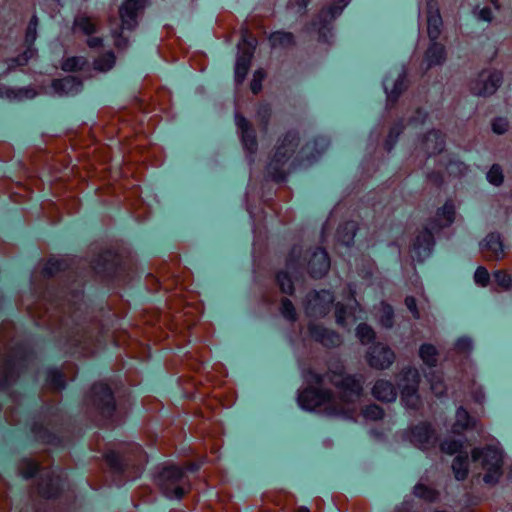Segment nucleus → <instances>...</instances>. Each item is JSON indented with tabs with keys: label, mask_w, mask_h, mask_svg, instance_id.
<instances>
[{
	"label": "nucleus",
	"mask_w": 512,
	"mask_h": 512,
	"mask_svg": "<svg viewBox=\"0 0 512 512\" xmlns=\"http://www.w3.org/2000/svg\"><path fill=\"white\" fill-rule=\"evenodd\" d=\"M277 281L279 283V286L282 290V292L286 294H292L293 293V284L289 277V275L286 272H281L277 275Z\"/></svg>",
	"instance_id": "obj_43"
},
{
	"label": "nucleus",
	"mask_w": 512,
	"mask_h": 512,
	"mask_svg": "<svg viewBox=\"0 0 512 512\" xmlns=\"http://www.w3.org/2000/svg\"><path fill=\"white\" fill-rule=\"evenodd\" d=\"M269 40L273 47H288L294 44V36L290 32L277 31L270 35Z\"/></svg>",
	"instance_id": "obj_30"
},
{
	"label": "nucleus",
	"mask_w": 512,
	"mask_h": 512,
	"mask_svg": "<svg viewBox=\"0 0 512 512\" xmlns=\"http://www.w3.org/2000/svg\"><path fill=\"white\" fill-rule=\"evenodd\" d=\"M87 44L90 48L100 47L102 45V39L99 37L89 38Z\"/></svg>",
	"instance_id": "obj_56"
},
{
	"label": "nucleus",
	"mask_w": 512,
	"mask_h": 512,
	"mask_svg": "<svg viewBox=\"0 0 512 512\" xmlns=\"http://www.w3.org/2000/svg\"><path fill=\"white\" fill-rule=\"evenodd\" d=\"M494 279L496 283L504 290L512 289V275L503 270L495 271Z\"/></svg>",
	"instance_id": "obj_37"
},
{
	"label": "nucleus",
	"mask_w": 512,
	"mask_h": 512,
	"mask_svg": "<svg viewBox=\"0 0 512 512\" xmlns=\"http://www.w3.org/2000/svg\"><path fill=\"white\" fill-rule=\"evenodd\" d=\"M242 41L247 45L240 54H238L235 64V81L240 84L244 81L251 65V59L253 57V51L256 46L254 39L247 40L243 35Z\"/></svg>",
	"instance_id": "obj_11"
},
{
	"label": "nucleus",
	"mask_w": 512,
	"mask_h": 512,
	"mask_svg": "<svg viewBox=\"0 0 512 512\" xmlns=\"http://www.w3.org/2000/svg\"><path fill=\"white\" fill-rule=\"evenodd\" d=\"M372 394L380 401L391 402L396 399L397 392L394 385L384 379L377 380L372 388Z\"/></svg>",
	"instance_id": "obj_21"
},
{
	"label": "nucleus",
	"mask_w": 512,
	"mask_h": 512,
	"mask_svg": "<svg viewBox=\"0 0 512 512\" xmlns=\"http://www.w3.org/2000/svg\"><path fill=\"white\" fill-rule=\"evenodd\" d=\"M37 37V28L28 26L26 31V41L33 43Z\"/></svg>",
	"instance_id": "obj_53"
},
{
	"label": "nucleus",
	"mask_w": 512,
	"mask_h": 512,
	"mask_svg": "<svg viewBox=\"0 0 512 512\" xmlns=\"http://www.w3.org/2000/svg\"><path fill=\"white\" fill-rule=\"evenodd\" d=\"M502 81L503 76L500 71L485 69L470 80L469 91L477 97H489L496 93Z\"/></svg>",
	"instance_id": "obj_6"
},
{
	"label": "nucleus",
	"mask_w": 512,
	"mask_h": 512,
	"mask_svg": "<svg viewBox=\"0 0 512 512\" xmlns=\"http://www.w3.org/2000/svg\"><path fill=\"white\" fill-rule=\"evenodd\" d=\"M474 281L476 284L486 287L489 283V273L487 269L479 266L474 273Z\"/></svg>",
	"instance_id": "obj_45"
},
{
	"label": "nucleus",
	"mask_w": 512,
	"mask_h": 512,
	"mask_svg": "<svg viewBox=\"0 0 512 512\" xmlns=\"http://www.w3.org/2000/svg\"><path fill=\"white\" fill-rule=\"evenodd\" d=\"M308 2H309V0H290L289 4L293 7H298L299 9H304L307 6Z\"/></svg>",
	"instance_id": "obj_57"
},
{
	"label": "nucleus",
	"mask_w": 512,
	"mask_h": 512,
	"mask_svg": "<svg viewBox=\"0 0 512 512\" xmlns=\"http://www.w3.org/2000/svg\"><path fill=\"white\" fill-rule=\"evenodd\" d=\"M62 262L57 259H51L44 267V272L47 275H52L61 269Z\"/></svg>",
	"instance_id": "obj_50"
},
{
	"label": "nucleus",
	"mask_w": 512,
	"mask_h": 512,
	"mask_svg": "<svg viewBox=\"0 0 512 512\" xmlns=\"http://www.w3.org/2000/svg\"><path fill=\"white\" fill-rule=\"evenodd\" d=\"M508 121L504 118H497L492 123V129L496 134H504L508 130Z\"/></svg>",
	"instance_id": "obj_49"
},
{
	"label": "nucleus",
	"mask_w": 512,
	"mask_h": 512,
	"mask_svg": "<svg viewBox=\"0 0 512 512\" xmlns=\"http://www.w3.org/2000/svg\"><path fill=\"white\" fill-rule=\"evenodd\" d=\"M401 133V129L399 128H393L390 131L389 139L390 140H396L397 136Z\"/></svg>",
	"instance_id": "obj_60"
},
{
	"label": "nucleus",
	"mask_w": 512,
	"mask_h": 512,
	"mask_svg": "<svg viewBox=\"0 0 512 512\" xmlns=\"http://www.w3.org/2000/svg\"><path fill=\"white\" fill-rule=\"evenodd\" d=\"M457 347L462 351H469L472 347V343L467 338H461L457 341Z\"/></svg>",
	"instance_id": "obj_52"
},
{
	"label": "nucleus",
	"mask_w": 512,
	"mask_h": 512,
	"mask_svg": "<svg viewBox=\"0 0 512 512\" xmlns=\"http://www.w3.org/2000/svg\"><path fill=\"white\" fill-rule=\"evenodd\" d=\"M115 63V56L112 52H107L100 56L98 59L94 62V68L96 70L105 72L110 70Z\"/></svg>",
	"instance_id": "obj_35"
},
{
	"label": "nucleus",
	"mask_w": 512,
	"mask_h": 512,
	"mask_svg": "<svg viewBox=\"0 0 512 512\" xmlns=\"http://www.w3.org/2000/svg\"><path fill=\"white\" fill-rule=\"evenodd\" d=\"M365 358L371 368L384 370L395 361V353L386 344L375 343L369 347Z\"/></svg>",
	"instance_id": "obj_9"
},
{
	"label": "nucleus",
	"mask_w": 512,
	"mask_h": 512,
	"mask_svg": "<svg viewBox=\"0 0 512 512\" xmlns=\"http://www.w3.org/2000/svg\"><path fill=\"white\" fill-rule=\"evenodd\" d=\"M413 493L416 497L421 498L427 502H434L438 498L437 491L421 483L415 485Z\"/></svg>",
	"instance_id": "obj_33"
},
{
	"label": "nucleus",
	"mask_w": 512,
	"mask_h": 512,
	"mask_svg": "<svg viewBox=\"0 0 512 512\" xmlns=\"http://www.w3.org/2000/svg\"><path fill=\"white\" fill-rule=\"evenodd\" d=\"M235 123L244 148L250 154H254L258 145L255 130L253 129L252 125L245 117L240 114L235 115Z\"/></svg>",
	"instance_id": "obj_12"
},
{
	"label": "nucleus",
	"mask_w": 512,
	"mask_h": 512,
	"mask_svg": "<svg viewBox=\"0 0 512 512\" xmlns=\"http://www.w3.org/2000/svg\"><path fill=\"white\" fill-rule=\"evenodd\" d=\"M311 337L326 347H335L341 343L340 336L334 331L328 330L320 325L311 324L309 326Z\"/></svg>",
	"instance_id": "obj_16"
},
{
	"label": "nucleus",
	"mask_w": 512,
	"mask_h": 512,
	"mask_svg": "<svg viewBox=\"0 0 512 512\" xmlns=\"http://www.w3.org/2000/svg\"><path fill=\"white\" fill-rule=\"evenodd\" d=\"M420 382V374L416 368L403 370L402 378L399 381L402 401L406 406L415 408L419 402L417 395Z\"/></svg>",
	"instance_id": "obj_8"
},
{
	"label": "nucleus",
	"mask_w": 512,
	"mask_h": 512,
	"mask_svg": "<svg viewBox=\"0 0 512 512\" xmlns=\"http://www.w3.org/2000/svg\"><path fill=\"white\" fill-rule=\"evenodd\" d=\"M417 148L427 155L437 154L444 148V139L438 131H430L419 141Z\"/></svg>",
	"instance_id": "obj_15"
},
{
	"label": "nucleus",
	"mask_w": 512,
	"mask_h": 512,
	"mask_svg": "<svg viewBox=\"0 0 512 512\" xmlns=\"http://www.w3.org/2000/svg\"><path fill=\"white\" fill-rule=\"evenodd\" d=\"M358 303L355 299H349L348 307L349 312L346 311L343 305L338 303L336 305V321L340 325H344L349 317H352V321L356 320L355 310Z\"/></svg>",
	"instance_id": "obj_27"
},
{
	"label": "nucleus",
	"mask_w": 512,
	"mask_h": 512,
	"mask_svg": "<svg viewBox=\"0 0 512 512\" xmlns=\"http://www.w3.org/2000/svg\"><path fill=\"white\" fill-rule=\"evenodd\" d=\"M296 268V262L293 258L289 259L287 262V269L294 270Z\"/></svg>",
	"instance_id": "obj_62"
},
{
	"label": "nucleus",
	"mask_w": 512,
	"mask_h": 512,
	"mask_svg": "<svg viewBox=\"0 0 512 512\" xmlns=\"http://www.w3.org/2000/svg\"><path fill=\"white\" fill-rule=\"evenodd\" d=\"M384 86L388 98L395 101L407 87L406 75L404 73H400L397 78L392 81L391 86L389 80L387 79L384 83Z\"/></svg>",
	"instance_id": "obj_25"
},
{
	"label": "nucleus",
	"mask_w": 512,
	"mask_h": 512,
	"mask_svg": "<svg viewBox=\"0 0 512 512\" xmlns=\"http://www.w3.org/2000/svg\"><path fill=\"white\" fill-rule=\"evenodd\" d=\"M35 93L31 89H19L14 90L9 87H0V97H6L8 99H24L33 98Z\"/></svg>",
	"instance_id": "obj_32"
},
{
	"label": "nucleus",
	"mask_w": 512,
	"mask_h": 512,
	"mask_svg": "<svg viewBox=\"0 0 512 512\" xmlns=\"http://www.w3.org/2000/svg\"><path fill=\"white\" fill-rule=\"evenodd\" d=\"M482 251H488L489 255H487L490 259L499 260L504 255L503 245L500 239V236L495 233H491L486 236V238L481 243Z\"/></svg>",
	"instance_id": "obj_20"
},
{
	"label": "nucleus",
	"mask_w": 512,
	"mask_h": 512,
	"mask_svg": "<svg viewBox=\"0 0 512 512\" xmlns=\"http://www.w3.org/2000/svg\"><path fill=\"white\" fill-rule=\"evenodd\" d=\"M37 471V465L31 460H24L20 467V472L24 478L32 477Z\"/></svg>",
	"instance_id": "obj_46"
},
{
	"label": "nucleus",
	"mask_w": 512,
	"mask_h": 512,
	"mask_svg": "<svg viewBox=\"0 0 512 512\" xmlns=\"http://www.w3.org/2000/svg\"><path fill=\"white\" fill-rule=\"evenodd\" d=\"M34 55H35V50L32 48H28L23 54L10 60L9 68L11 69L16 66L26 65L28 63L29 59H31Z\"/></svg>",
	"instance_id": "obj_42"
},
{
	"label": "nucleus",
	"mask_w": 512,
	"mask_h": 512,
	"mask_svg": "<svg viewBox=\"0 0 512 512\" xmlns=\"http://www.w3.org/2000/svg\"><path fill=\"white\" fill-rule=\"evenodd\" d=\"M503 179L504 177L501 167L497 164H494L487 173V180L491 184L499 186L502 184Z\"/></svg>",
	"instance_id": "obj_40"
},
{
	"label": "nucleus",
	"mask_w": 512,
	"mask_h": 512,
	"mask_svg": "<svg viewBox=\"0 0 512 512\" xmlns=\"http://www.w3.org/2000/svg\"><path fill=\"white\" fill-rule=\"evenodd\" d=\"M479 18L484 21L492 20V12L489 8H483L479 12Z\"/></svg>",
	"instance_id": "obj_55"
},
{
	"label": "nucleus",
	"mask_w": 512,
	"mask_h": 512,
	"mask_svg": "<svg viewBox=\"0 0 512 512\" xmlns=\"http://www.w3.org/2000/svg\"><path fill=\"white\" fill-rule=\"evenodd\" d=\"M309 387L298 395L301 408L326 416L353 419L360 407L362 384L355 376L344 373L342 366L325 375L307 374Z\"/></svg>",
	"instance_id": "obj_1"
},
{
	"label": "nucleus",
	"mask_w": 512,
	"mask_h": 512,
	"mask_svg": "<svg viewBox=\"0 0 512 512\" xmlns=\"http://www.w3.org/2000/svg\"><path fill=\"white\" fill-rule=\"evenodd\" d=\"M419 357L427 366H436L438 361L437 349L432 344H423L419 348Z\"/></svg>",
	"instance_id": "obj_28"
},
{
	"label": "nucleus",
	"mask_w": 512,
	"mask_h": 512,
	"mask_svg": "<svg viewBox=\"0 0 512 512\" xmlns=\"http://www.w3.org/2000/svg\"><path fill=\"white\" fill-rule=\"evenodd\" d=\"M106 458L113 467H118V456L114 452L107 454Z\"/></svg>",
	"instance_id": "obj_58"
},
{
	"label": "nucleus",
	"mask_w": 512,
	"mask_h": 512,
	"mask_svg": "<svg viewBox=\"0 0 512 512\" xmlns=\"http://www.w3.org/2000/svg\"><path fill=\"white\" fill-rule=\"evenodd\" d=\"M377 318L382 327L391 328L394 323L393 308L390 305L382 302L378 307Z\"/></svg>",
	"instance_id": "obj_29"
},
{
	"label": "nucleus",
	"mask_w": 512,
	"mask_h": 512,
	"mask_svg": "<svg viewBox=\"0 0 512 512\" xmlns=\"http://www.w3.org/2000/svg\"><path fill=\"white\" fill-rule=\"evenodd\" d=\"M72 31H80L85 35H91L97 31V24L94 19L85 13H78L73 21Z\"/></svg>",
	"instance_id": "obj_23"
},
{
	"label": "nucleus",
	"mask_w": 512,
	"mask_h": 512,
	"mask_svg": "<svg viewBox=\"0 0 512 512\" xmlns=\"http://www.w3.org/2000/svg\"><path fill=\"white\" fill-rule=\"evenodd\" d=\"M333 301L334 297L329 291L310 292L304 302L305 313L311 318L323 317L330 311Z\"/></svg>",
	"instance_id": "obj_7"
},
{
	"label": "nucleus",
	"mask_w": 512,
	"mask_h": 512,
	"mask_svg": "<svg viewBox=\"0 0 512 512\" xmlns=\"http://www.w3.org/2000/svg\"><path fill=\"white\" fill-rule=\"evenodd\" d=\"M424 61L427 68L444 64L446 61L445 47L440 43L432 42L425 53Z\"/></svg>",
	"instance_id": "obj_22"
},
{
	"label": "nucleus",
	"mask_w": 512,
	"mask_h": 512,
	"mask_svg": "<svg viewBox=\"0 0 512 512\" xmlns=\"http://www.w3.org/2000/svg\"><path fill=\"white\" fill-rule=\"evenodd\" d=\"M280 311L282 316L289 321H295L297 318L295 307L289 299L282 300Z\"/></svg>",
	"instance_id": "obj_39"
},
{
	"label": "nucleus",
	"mask_w": 512,
	"mask_h": 512,
	"mask_svg": "<svg viewBox=\"0 0 512 512\" xmlns=\"http://www.w3.org/2000/svg\"><path fill=\"white\" fill-rule=\"evenodd\" d=\"M428 7L427 31L432 42H436L441 33L442 19L435 0H426Z\"/></svg>",
	"instance_id": "obj_14"
},
{
	"label": "nucleus",
	"mask_w": 512,
	"mask_h": 512,
	"mask_svg": "<svg viewBox=\"0 0 512 512\" xmlns=\"http://www.w3.org/2000/svg\"><path fill=\"white\" fill-rule=\"evenodd\" d=\"M473 461H481L482 468L486 471L483 481L488 485H495L502 476L503 451L496 445L484 448H474L471 451Z\"/></svg>",
	"instance_id": "obj_2"
},
{
	"label": "nucleus",
	"mask_w": 512,
	"mask_h": 512,
	"mask_svg": "<svg viewBox=\"0 0 512 512\" xmlns=\"http://www.w3.org/2000/svg\"><path fill=\"white\" fill-rule=\"evenodd\" d=\"M436 218L438 221V228L451 225L455 219L454 204L451 201H447L441 208L438 209Z\"/></svg>",
	"instance_id": "obj_26"
},
{
	"label": "nucleus",
	"mask_w": 512,
	"mask_h": 512,
	"mask_svg": "<svg viewBox=\"0 0 512 512\" xmlns=\"http://www.w3.org/2000/svg\"><path fill=\"white\" fill-rule=\"evenodd\" d=\"M299 144L296 132H288L277 144L275 153L268 164V171L274 178L281 177L282 166L291 158Z\"/></svg>",
	"instance_id": "obj_5"
},
{
	"label": "nucleus",
	"mask_w": 512,
	"mask_h": 512,
	"mask_svg": "<svg viewBox=\"0 0 512 512\" xmlns=\"http://www.w3.org/2000/svg\"><path fill=\"white\" fill-rule=\"evenodd\" d=\"M363 415L369 420H378L383 416V410L377 405H369L363 410Z\"/></svg>",
	"instance_id": "obj_44"
},
{
	"label": "nucleus",
	"mask_w": 512,
	"mask_h": 512,
	"mask_svg": "<svg viewBox=\"0 0 512 512\" xmlns=\"http://www.w3.org/2000/svg\"><path fill=\"white\" fill-rule=\"evenodd\" d=\"M452 469L457 480H464L468 474L467 455H458L452 463Z\"/></svg>",
	"instance_id": "obj_31"
},
{
	"label": "nucleus",
	"mask_w": 512,
	"mask_h": 512,
	"mask_svg": "<svg viewBox=\"0 0 512 512\" xmlns=\"http://www.w3.org/2000/svg\"><path fill=\"white\" fill-rule=\"evenodd\" d=\"M433 243V235L429 230L425 229L417 235L413 250L419 261H423L429 256Z\"/></svg>",
	"instance_id": "obj_18"
},
{
	"label": "nucleus",
	"mask_w": 512,
	"mask_h": 512,
	"mask_svg": "<svg viewBox=\"0 0 512 512\" xmlns=\"http://www.w3.org/2000/svg\"><path fill=\"white\" fill-rule=\"evenodd\" d=\"M342 9L343 7H340L339 9L336 7H331L329 8L328 13L331 14L332 18H334L341 13Z\"/></svg>",
	"instance_id": "obj_61"
},
{
	"label": "nucleus",
	"mask_w": 512,
	"mask_h": 512,
	"mask_svg": "<svg viewBox=\"0 0 512 512\" xmlns=\"http://www.w3.org/2000/svg\"><path fill=\"white\" fill-rule=\"evenodd\" d=\"M52 87L59 96L72 95L80 91L81 81L76 77L68 76L63 79L54 80Z\"/></svg>",
	"instance_id": "obj_19"
},
{
	"label": "nucleus",
	"mask_w": 512,
	"mask_h": 512,
	"mask_svg": "<svg viewBox=\"0 0 512 512\" xmlns=\"http://www.w3.org/2000/svg\"><path fill=\"white\" fill-rule=\"evenodd\" d=\"M434 432L428 424H419L411 430V442L422 449L427 448L434 442Z\"/></svg>",
	"instance_id": "obj_17"
},
{
	"label": "nucleus",
	"mask_w": 512,
	"mask_h": 512,
	"mask_svg": "<svg viewBox=\"0 0 512 512\" xmlns=\"http://www.w3.org/2000/svg\"><path fill=\"white\" fill-rule=\"evenodd\" d=\"M461 447H462L461 442L456 441V440H447L441 444V450L450 455L458 452Z\"/></svg>",
	"instance_id": "obj_47"
},
{
	"label": "nucleus",
	"mask_w": 512,
	"mask_h": 512,
	"mask_svg": "<svg viewBox=\"0 0 512 512\" xmlns=\"http://www.w3.org/2000/svg\"><path fill=\"white\" fill-rule=\"evenodd\" d=\"M265 77V73L262 70H257L253 74V79L251 81V90L254 94H257L261 90V82Z\"/></svg>",
	"instance_id": "obj_48"
},
{
	"label": "nucleus",
	"mask_w": 512,
	"mask_h": 512,
	"mask_svg": "<svg viewBox=\"0 0 512 512\" xmlns=\"http://www.w3.org/2000/svg\"><path fill=\"white\" fill-rule=\"evenodd\" d=\"M90 401L103 416H111L115 408L111 389L104 383L95 384L91 389Z\"/></svg>",
	"instance_id": "obj_10"
},
{
	"label": "nucleus",
	"mask_w": 512,
	"mask_h": 512,
	"mask_svg": "<svg viewBox=\"0 0 512 512\" xmlns=\"http://www.w3.org/2000/svg\"><path fill=\"white\" fill-rule=\"evenodd\" d=\"M47 381L54 389H62L65 386L62 374L58 370H49L47 372Z\"/></svg>",
	"instance_id": "obj_41"
},
{
	"label": "nucleus",
	"mask_w": 512,
	"mask_h": 512,
	"mask_svg": "<svg viewBox=\"0 0 512 512\" xmlns=\"http://www.w3.org/2000/svg\"><path fill=\"white\" fill-rule=\"evenodd\" d=\"M86 63V60L83 57H70L63 61L62 69L64 71H76L81 69Z\"/></svg>",
	"instance_id": "obj_38"
},
{
	"label": "nucleus",
	"mask_w": 512,
	"mask_h": 512,
	"mask_svg": "<svg viewBox=\"0 0 512 512\" xmlns=\"http://www.w3.org/2000/svg\"><path fill=\"white\" fill-rule=\"evenodd\" d=\"M470 428H478L477 420L472 418L463 407H459L456 411V420L453 425L454 432L461 433Z\"/></svg>",
	"instance_id": "obj_24"
},
{
	"label": "nucleus",
	"mask_w": 512,
	"mask_h": 512,
	"mask_svg": "<svg viewBox=\"0 0 512 512\" xmlns=\"http://www.w3.org/2000/svg\"><path fill=\"white\" fill-rule=\"evenodd\" d=\"M28 26H34L35 28H37V26H38V18H37V16H33L31 18Z\"/></svg>",
	"instance_id": "obj_63"
},
{
	"label": "nucleus",
	"mask_w": 512,
	"mask_h": 512,
	"mask_svg": "<svg viewBox=\"0 0 512 512\" xmlns=\"http://www.w3.org/2000/svg\"><path fill=\"white\" fill-rule=\"evenodd\" d=\"M405 305H406L407 309L412 313V315L415 319L420 318V313L417 309L416 300L414 297H412V296L406 297Z\"/></svg>",
	"instance_id": "obj_51"
},
{
	"label": "nucleus",
	"mask_w": 512,
	"mask_h": 512,
	"mask_svg": "<svg viewBox=\"0 0 512 512\" xmlns=\"http://www.w3.org/2000/svg\"><path fill=\"white\" fill-rule=\"evenodd\" d=\"M356 335L362 344H368L375 338V333L373 329L366 324H360L357 327Z\"/></svg>",
	"instance_id": "obj_36"
},
{
	"label": "nucleus",
	"mask_w": 512,
	"mask_h": 512,
	"mask_svg": "<svg viewBox=\"0 0 512 512\" xmlns=\"http://www.w3.org/2000/svg\"><path fill=\"white\" fill-rule=\"evenodd\" d=\"M329 267L330 261L325 250L317 249L311 254L308 261V269L312 277H323L328 272Z\"/></svg>",
	"instance_id": "obj_13"
},
{
	"label": "nucleus",
	"mask_w": 512,
	"mask_h": 512,
	"mask_svg": "<svg viewBox=\"0 0 512 512\" xmlns=\"http://www.w3.org/2000/svg\"><path fill=\"white\" fill-rule=\"evenodd\" d=\"M417 114H418V118L421 120V121H424V119L426 118V113H424L423 111H417Z\"/></svg>",
	"instance_id": "obj_64"
},
{
	"label": "nucleus",
	"mask_w": 512,
	"mask_h": 512,
	"mask_svg": "<svg viewBox=\"0 0 512 512\" xmlns=\"http://www.w3.org/2000/svg\"><path fill=\"white\" fill-rule=\"evenodd\" d=\"M165 497L180 499L188 490L184 471L176 466L163 467L155 478Z\"/></svg>",
	"instance_id": "obj_4"
},
{
	"label": "nucleus",
	"mask_w": 512,
	"mask_h": 512,
	"mask_svg": "<svg viewBox=\"0 0 512 512\" xmlns=\"http://www.w3.org/2000/svg\"><path fill=\"white\" fill-rule=\"evenodd\" d=\"M430 388L436 396H442L446 391V386L440 374L432 372L428 376Z\"/></svg>",
	"instance_id": "obj_34"
},
{
	"label": "nucleus",
	"mask_w": 512,
	"mask_h": 512,
	"mask_svg": "<svg viewBox=\"0 0 512 512\" xmlns=\"http://www.w3.org/2000/svg\"><path fill=\"white\" fill-rule=\"evenodd\" d=\"M345 229H349V230L352 232V234H351L347 239H342L345 243H347V244H348V243H349V241H350V240H352V239H353V237H354V224H352V223H347V224L345 225Z\"/></svg>",
	"instance_id": "obj_59"
},
{
	"label": "nucleus",
	"mask_w": 512,
	"mask_h": 512,
	"mask_svg": "<svg viewBox=\"0 0 512 512\" xmlns=\"http://www.w3.org/2000/svg\"><path fill=\"white\" fill-rule=\"evenodd\" d=\"M258 115L261 118V120L264 122V124H267L268 118L270 116V108L268 106H262L259 111Z\"/></svg>",
	"instance_id": "obj_54"
},
{
	"label": "nucleus",
	"mask_w": 512,
	"mask_h": 512,
	"mask_svg": "<svg viewBox=\"0 0 512 512\" xmlns=\"http://www.w3.org/2000/svg\"><path fill=\"white\" fill-rule=\"evenodd\" d=\"M149 0H125L119 7L121 25L112 29V37L118 48H125L127 40L122 36L123 30H133L138 25V17L148 5Z\"/></svg>",
	"instance_id": "obj_3"
}]
</instances>
